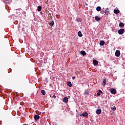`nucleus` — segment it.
Returning <instances> with one entry per match:
<instances>
[{"label":"nucleus","instance_id":"18","mask_svg":"<svg viewBox=\"0 0 125 125\" xmlns=\"http://www.w3.org/2000/svg\"><path fill=\"white\" fill-rule=\"evenodd\" d=\"M49 24L51 25V26H54L55 25V22L54 21H51L50 22V23Z\"/></svg>","mask_w":125,"mask_h":125},{"label":"nucleus","instance_id":"26","mask_svg":"<svg viewBox=\"0 0 125 125\" xmlns=\"http://www.w3.org/2000/svg\"><path fill=\"white\" fill-rule=\"evenodd\" d=\"M20 104H21V105H24V102H21L20 103Z\"/></svg>","mask_w":125,"mask_h":125},{"label":"nucleus","instance_id":"27","mask_svg":"<svg viewBox=\"0 0 125 125\" xmlns=\"http://www.w3.org/2000/svg\"><path fill=\"white\" fill-rule=\"evenodd\" d=\"M52 98L55 99L56 98V95H53V96L52 97Z\"/></svg>","mask_w":125,"mask_h":125},{"label":"nucleus","instance_id":"8","mask_svg":"<svg viewBox=\"0 0 125 125\" xmlns=\"http://www.w3.org/2000/svg\"><path fill=\"white\" fill-rule=\"evenodd\" d=\"M111 93L113 94H115L117 93V90H116V89L113 88L111 90Z\"/></svg>","mask_w":125,"mask_h":125},{"label":"nucleus","instance_id":"11","mask_svg":"<svg viewBox=\"0 0 125 125\" xmlns=\"http://www.w3.org/2000/svg\"><path fill=\"white\" fill-rule=\"evenodd\" d=\"M96 11L97 12H100L101 11V6H97L96 7Z\"/></svg>","mask_w":125,"mask_h":125},{"label":"nucleus","instance_id":"7","mask_svg":"<svg viewBox=\"0 0 125 125\" xmlns=\"http://www.w3.org/2000/svg\"><path fill=\"white\" fill-rule=\"evenodd\" d=\"M93 64L95 65V66H97L98 65V62L96 60H94L93 61Z\"/></svg>","mask_w":125,"mask_h":125},{"label":"nucleus","instance_id":"3","mask_svg":"<svg viewBox=\"0 0 125 125\" xmlns=\"http://www.w3.org/2000/svg\"><path fill=\"white\" fill-rule=\"evenodd\" d=\"M80 117H88V114L87 112L83 113L80 114Z\"/></svg>","mask_w":125,"mask_h":125},{"label":"nucleus","instance_id":"30","mask_svg":"<svg viewBox=\"0 0 125 125\" xmlns=\"http://www.w3.org/2000/svg\"><path fill=\"white\" fill-rule=\"evenodd\" d=\"M76 79V77L75 76H73V77H72V79L73 80H75Z\"/></svg>","mask_w":125,"mask_h":125},{"label":"nucleus","instance_id":"4","mask_svg":"<svg viewBox=\"0 0 125 125\" xmlns=\"http://www.w3.org/2000/svg\"><path fill=\"white\" fill-rule=\"evenodd\" d=\"M102 110L101 109H97L96 111V113L97 114V115H100L101 114Z\"/></svg>","mask_w":125,"mask_h":125},{"label":"nucleus","instance_id":"31","mask_svg":"<svg viewBox=\"0 0 125 125\" xmlns=\"http://www.w3.org/2000/svg\"><path fill=\"white\" fill-rule=\"evenodd\" d=\"M41 14H42V12H41Z\"/></svg>","mask_w":125,"mask_h":125},{"label":"nucleus","instance_id":"14","mask_svg":"<svg viewBox=\"0 0 125 125\" xmlns=\"http://www.w3.org/2000/svg\"><path fill=\"white\" fill-rule=\"evenodd\" d=\"M105 14L106 15H108L109 14V9L108 8H106L105 10Z\"/></svg>","mask_w":125,"mask_h":125},{"label":"nucleus","instance_id":"17","mask_svg":"<svg viewBox=\"0 0 125 125\" xmlns=\"http://www.w3.org/2000/svg\"><path fill=\"white\" fill-rule=\"evenodd\" d=\"M81 54H82L83 56H85V55H86V53H85V51H81Z\"/></svg>","mask_w":125,"mask_h":125},{"label":"nucleus","instance_id":"33","mask_svg":"<svg viewBox=\"0 0 125 125\" xmlns=\"http://www.w3.org/2000/svg\"><path fill=\"white\" fill-rule=\"evenodd\" d=\"M70 97V96L67 97V98H69Z\"/></svg>","mask_w":125,"mask_h":125},{"label":"nucleus","instance_id":"10","mask_svg":"<svg viewBox=\"0 0 125 125\" xmlns=\"http://www.w3.org/2000/svg\"><path fill=\"white\" fill-rule=\"evenodd\" d=\"M104 44H105V42L104 41H101V42H100V45L104 46Z\"/></svg>","mask_w":125,"mask_h":125},{"label":"nucleus","instance_id":"16","mask_svg":"<svg viewBox=\"0 0 125 125\" xmlns=\"http://www.w3.org/2000/svg\"><path fill=\"white\" fill-rule=\"evenodd\" d=\"M67 84L70 87H72V83L71 82H67Z\"/></svg>","mask_w":125,"mask_h":125},{"label":"nucleus","instance_id":"1","mask_svg":"<svg viewBox=\"0 0 125 125\" xmlns=\"http://www.w3.org/2000/svg\"><path fill=\"white\" fill-rule=\"evenodd\" d=\"M121 55V52L120 50H116L115 52V56L117 57H119Z\"/></svg>","mask_w":125,"mask_h":125},{"label":"nucleus","instance_id":"23","mask_svg":"<svg viewBox=\"0 0 125 125\" xmlns=\"http://www.w3.org/2000/svg\"><path fill=\"white\" fill-rule=\"evenodd\" d=\"M77 21L78 22H81L82 21V19H80L79 18H77Z\"/></svg>","mask_w":125,"mask_h":125},{"label":"nucleus","instance_id":"32","mask_svg":"<svg viewBox=\"0 0 125 125\" xmlns=\"http://www.w3.org/2000/svg\"><path fill=\"white\" fill-rule=\"evenodd\" d=\"M85 5L87 6V5H88V4H85Z\"/></svg>","mask_w":125,"mask_h":125},{"label":"nucleus","instance_id":"2","mask_svg":"<svg viewBox=\"0 0 125 125\" xmlns=\"http://www.w3.org/2000/svg\"><path fill=\"white\" fill-rule=\"evenodd\" d=\"M125 32V29H121L118 31V34L119 35H123Z\"/></svg>","mask_w":125,"mask_h":125},{"label":"nucleus","instance_id":"28","mask_svg":"<svg viewBox=\"0 0 125 125\" xmlns=\"http://www.w3.org/2000/svg\"><path fill=\"white\" fill-rule=\"evenodd\" d=\"M99 93H101V94H103V92H102V91L101 90H99Z\"/></svg>","mask_w":125,"mask_h":125},{"label":"nucleus","instance_id":"25","mask_svg":"<svg viewBox=\"0 0 125 125\" xmlns=\"http://www.w3.org/2000/svg\"><path fill=\"white\" fill-rule=\"evenodd\" d=\"M105 13L104 9L101 10V14H104Z\"/></svg>","mask_w":125,"mask_h":125},{"label":"nucleus","instance_id":"24","mask_svg":"<svg viewBox=\"0 0 125 125\" xmlns=\"http://www.w3.org/2000/svg\"><path fill=\"white\" fill-rule=\"evenodd\" d=\"M89 91L88 90H86L85 91V92H84V94H85V95H88L89 94Z\"/></svg>","mask_w":125,"mask_h":125},{"label":"nucleus","instance_id":"6","mask_svg":"<svg viewBox=\"0 0 125 125\" xmlns=\"http://www.w3.org/2000/svg\"><path fill=\"white\" fill-rule=\"evenodd\" d=\"M40 116L38 115H34V119L37 121L40 119Z\"/></svg>","mask_w":125,"mask_h":125},{"label":"nucleus","instance_id":"21","mask_svg":"<svg viewBox=\"0 0 125 125\" xmlns=\"http://www.w3.org/2000/svg\"><path fill=\"white\" fill-rule=\"evenodd\" d=\"M111 109L113 110V111H116V106H113L112 107H111Z\"/></svg>","mask_w":125,"mask_h":125},{"label":"nucleus","instance_id":"13","mask_svg":"<svg viewBox=\"0 0 125 125\" xmlns=\"http://www.w3.org/2000/svg\"><path fill=\"white\" fill-rule=\"evenodd\" d=\"M125 26V24L123 22H120L119 23V27H124Z\"/></svg>","mask_w":125,"mask_h":125},{"label":"nucleus","instance_id":"9","mask_svg":"<svg viewBox=\"0 0 125 125\" xmlns=\"http://www.w3.org/2000/svg\"><path fill=\"white\" fill-rule=\"evenodd\" d=\"M114 13L115 14H118L120 13V10L119 9H114Z\"/></svg>","mask_w":125,"mask_h":125},{"label":"nucleus","instance_id":"12","mask_svg":"<svg viewBox=\"0 0 125 125\" xmlns=\"http://www.w3.org/2000/svg\"><path fill=\"white\" fill-rule=\"evenodd\" d=\"M95 19L97 21H100V20H101V18L100 17L99 18L98 16H95Z\"/></svg>","mask_w":125,"mask_h":125},{"label":"nucleus","instance_id":"22","mask_svg":"<svg viewBox=\"0 0 125 125\" xmlns=\"http://www.w3.org/2000/svg\"><path fill=\"white\" fill-rule=\"evenodd\" d=\"M41 92L43 94V95H45L46 94L45 91L44 90H42Z\"/></svg>","mask_w":125,"mask_h":125},{"label":"nucleus","instance_id":"29","mask_svg":"<svg viewBox=\"0 0 125 125\" xmlns=\"http://www.w3.org/2000/svg\"><path fill=\"white\" fill-rule=\"evenodd\" d=\"M97 95L98 96H100L101 95V94L99 92V93H97Z\"/></svg>","mask_w":125,"mask_h":125},{"label":"nucleus","instance_id":"5","mask_svg":"<svg viewBox=\"0 0 125 125\" xmlns=\"http://www.w3.org/2000/svg\"><path fill=\"white\" fill-rule=\"evenodd\" d=\"M68 98H67V97H65V98H63V100H62V102L64 103H67L68 102Z\"/></svg>","mask_w":125,"mask_h":125},{"label":"nucleus","instance_id":"19","mask_svg":"<svg viewBox=\"0 0 125 125\" xmlns=\"http://www.w3.org/2000/svg\"><path fill=\"white\" fill-rule=\"evenodd\" d=\"M78 35L79 37H82V36H83V34H82L81 32L79 31L78 33Z\"/></svg>","mask_w":125,"mask_h":125},{"label":"nucleus","instance_id":"15","mask_svg":"<svg viewBox=\"0 0 125 125\" xmlns=\"http://www.w3.org/2000/svg\"><path fill=\"white\" fill-rule=\"evenodd\" d=\"M42 9V7L41 6H38V12H41Z\"/></svg>","mask_w":125,"mask_h":125},{"label":"nucleus","instance_id":"20","mask_svg":"<svg viewBox=\"0 0 125 125\" xmlns=\"http://www.w3.org/2000/svg\"><path fill=\"white\" fill-rule=\"evenodd\" d=\"M106 83V79H104L103 82V85H105Z\"/></svg>","mask_w":125,"mask_h":125}]
</instances>
